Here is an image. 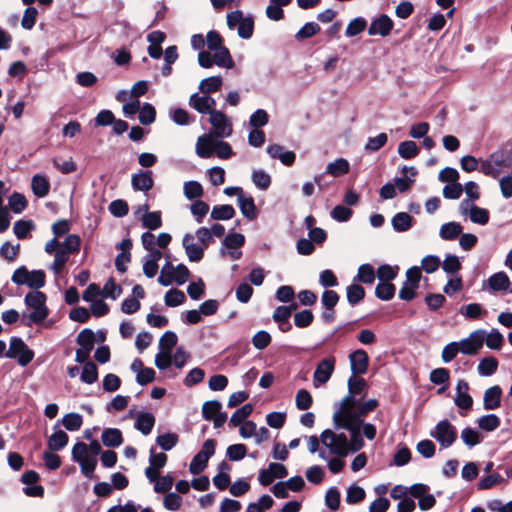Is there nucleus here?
Instances as JSON below:
<instances>
[{"mask_svg":"<svg viewBox=\"0 0 512 512\" xmlns=\"http://www.w3.org/2000/svg\"><path fill=\"white\" fill-rule=\"evenodd\" d=\"M460 313L467 319H477L486 315L487 311L478 303H470L461 307Z\"/></svg>","mask_w":512,"mask_h":512,"instance_id":"41","label":"nucleus"},{"mask_svg":"<svg viewBox=\"0 0 512 512\" xmlns=\"http://www.w3.org/2000/svg\"><path fill=\"white\" fill-rule=\"evenodd\" d=\"M169 270L172 272L175 283L178 285H183L190 276V272L184 264H179L177 266L170 264Z\"/></svg>","mask_w":512,"mask_h":512,"instance_id":"56","label":"nucleus"},{"mask_svg":"<svg viewBox=\"0 0 512 512\" xmlns=\"http://www.w3.org/2000/svg\"><path fill=\"white\" fill-rule=\"evenodd\" d=\"M430 436L434 438L442 448L446 449L454 444L457 439L456 427L448 420L439 421L434 429L430 431Z\"/></svg>","mask_w":512,"mask_h":512,"instance_id":"8","label":"nucleus"},{"mask_svg":"<svg viewBox=\"0 0 512 512\" xmlns=\"http://www.w3.org/2000/svg\"><path fill=\"white\" fill-rule=\"evenodd\" d=\"M252 411L253 405L245 404L232 414L229 424L233 427L239 426L240 424L245 422V419L251 415Z\"/></svg>","mask_w":512,"mask_h":512,"instance_id":"40","label":"nucleus"},{"mask_svg":"<svg viewBox=\"0 0 512 512\" xmlns=\"http://www.w3.org/2000/svg\"><path fill=\"white\" fill-rule=\"evenodd\" d=\"M101 291L103 297L115 300L120 296L122 289L115 283L113 278H109Z\"/></svg>","mask_w":512,"mask_h":512,"instance_id":"61","label":"nucleus"},{"mask_svg":"<svg viewBox=\"0 0 512 512\" xmlns=\"http://www.w3.org/2000/svg\"><path fill=\"white\" fill-rule=\"evenodd\" d=\"M101 440L106 447H119L122 442V433L117 428H106L103 430Z\"/></svg>","mask_w":512,"mask_h":512,"instance_id":"26","label":"nucleus"},{"mask_svg":"<svg viewBox=\"0 0 512 512\" xmlns=\"http://www.w3.org/2000/svg\"><path fill=\"white\" fill-rule=\"evenodd\" d=\"M459 212L462 216L468 217L472 223L478 225H486L490 218L487 209L478 207L469 200H463L459 204Z\"/></svg>","mask_w":512,"mask_h":512,"instance_id":"9","label":"nucleus"},{"mask_svg":"<svg viewBox=\"0 0 512 512\" xmlns=\"http://www.w3.org/2000/svg\"><path fill=\"white\" fill-rule=\"evenodd\" d=\"M9 206L14 213H21L27 206V200L24 195L20 193H13L9 197Z\"/></svg>","mask_w":512,"mask_h":512,"instance_id":"64","label":"nucleus"},{"mask_svg":"<svg viewBox=\"0 0 512 512\" xmlns=\"http://www.w3.org/2000/svg\"><path fill=\"white\" fill-rule=\"evenodd\" d=\"M182 244L190 261L199 262L203 258L205 248L202 245H197L195 243L194 235H184Z\"/></svg>","mask_w":512,"mask_h":512,"instance_id":"17","label":"nucleus"},{"mask_svg":"<svg viewBox=\"0 0 512 512\" xmlns=\"http://www.w3.org/2000/svg\"><path fill=\"white\" fill-rule=\"evenodd\" d=\"M393 28V21L385 14L375 19L369 26V35L387 36Z\"/></svg>","mask_w":512,"mask_h":512,"instance_id":"19","label":"nucleus"},{"mask_svg":"<svg viewBox=\"0 0 512 512\" xmlns=\"http://www.w3.org/2000/svg\"><path fill=\"white\" fill-rule=\"evenodd\" d=\"M489 287L494 291H509L512 293V283L504 272H498L493 274L488 279Z\"/></svg>","mask_w":512,"mask_h":512,"instance_id":"23","label":"nucleus"},{"mask_svg":"<svg viewBox=\"0 0 512 512\" xmlns=\"http://www.w3.org/2000/svg\"><path fill=\"white\" fill-rule=\"evenodd\" d=\"M20 251V244L13 245L10 242H4L0 247V256L9 262H13Z\"/></svg>","mask_w":512,"mask_h":512,"instance_id":"54","label":"nucleus"},{"mask_svg":"<svg viewBox=\"0 0 512 512\" xmlns=\"http://www.w3.org/2000/svg\"><path fill=\"white\" fill-rule=\"evenodd\" d=\"M31 188L35 196L44 198L49 193L50 182L47 177L37 174L31 180Z\"/></svg>","mask_w":512,"mask_h":512,"instance_id":"25","label":"nucleus"},{"mask_svg":"<svg viewBox=\"0 0 512 512\" xmlns=\"http://www.w3.org/2000/svg\"><path fill=\"white\" fill-rule=\"evenodd\" d=\"M351 371L353 375L365 374L368 368V355L362 350L358 349L349 356Z\"/></svg>","mask_w":512,"mask_h":512,"instance_id":"18","label":"nucleus"},{"mask_svg":"<svg viewBox=\"0 0 512 512\" xmlns=\"http://www.w3.org/2000/svg\"><path fill=\"white\" fill-rule=\"evenodd\" d=\"M185 299L184 292L178 289H170L164 296V302L169 307H177L183 304Z\"/></svg>","mask_w":512,"mask_h":512,"instance_id":"45","label":"nucleus"},{"mask_svg":"<svg viewBox=\"0 0 512 512\" xmlns=\"http://www.w3.org/2000/svg\"><path fill=\"white\" fill-rule=\"evenodd\" d=\"M183 192L187 199L193 200L203 195V187L198 181H187L183 185Z\"/></svg>","mask_w":512,"mask_h":512,"instance_id":"43","label":"nucleus"},{"mask_svg":"<svg viewBox=\"0 0 512 512\" xmlns=\"http://www.w3.org/2000/svg\"><path fill=\"white\" fill-rule=\"evenodd\" d=\"M244 241H245V238L240 233H232V234L227 235L223 242L224 248H222L220 250L221 254L222 255L226 254L225 249H234V248L241 247L244 244Z\"/></svg>","mask_w":512,"mask_h":512,"instance_id":"51","label":"nucleus"},{"mask_svg":"<svg viewBox=\"0 0 512 512\" xmlns=\"http://www.w3.org/2000/svg\"><path fill=\"white\" fill-rule=\"evenodd\" d=\"M163 498V506L166 510L176 511L179 510L182 505V498L179 494L174 492L165 493Z\"/></svg>","mask_w":512,"mask_h":512,"instance_id":"60","label":"nucleus"},{"mask_svg":"<svg viewBox=\"0 0 512 512\" xmlns=\"http://www.w3.org/2000/svg\"><path fill=\"white\" fill-rule=\"evenodd\" d=\"M484 341L488 348L499 350L504 343V337L497 329H492L489 333L485 332Z\"/></svg>","mask_w":512,"mask_h":512,"instance_id":"46","label":"nucleus"},{"mask_svg":"<svg viewBox=\"0 0 512 512\" xmlns=\"http://www.w3.org/2000/svg\"><path fill=\"white\" fill-rule=\"evenodd\" d=\"M5 357L16 359L22 367L27 366L34 358V352L19 337L10 339L9 348L5 353Z\"/></svg>","mask_w":512,"mask_h":512,"instance_id":"7","label":"nucleus"},{"mask_svg":"<svg viewBox=\"0 0 512 512\" xmlns=\"http://www.w3.org/2000/svg\"><path fill=\"white\" fill-rule=\"evenodd\" d=\"M462 230L463 227L460 223L451 221L441 225L439 236L442 240L453 241L461 235Z\"/></svg>","mask_w":512,"mask_h":512,"instance_id":"24","label":"nucleus"},{"mask_svg":"<svg viewBox=\"0 0 512 512\" xmlns=\"http://www.w3.org/2000/svg\"><path fill=\"white\" fill-rule=\"evenodd\" d=\"M12 281L17 285H27L38 290L45 284V273L42 270L28 271L25 266H21L14 271Z\"/></svg>","mask_w":512,"mask_h":512,"instance_id":"6","label":"nucleus"},{"mask_svg":"<svg viewBox=\"0 0 512 512\" xmlns=\"http://www.w3.org/2000/svg\"><path fill=\"white\" fill-rule=\"evenodd\" d=\"M502 390L498 385L488 388L484 392L483 406L486 410H494L500 406Z\"/></svg>","mask_w":512,"mask_h":512,"instance_id":"21","label":"nucleus"},{"mask_svg":"<svg viewBox=\"0 0 512 512\" xmlns=\"http://www.w3.org/2000/svg\"><path fill=\"white\" fill-rule=\"evenodd\" d=\"M235 215V209L233 206L225 204V205H216L211 210V218L213 220H229L233 218Z\"/></svg>","mask_w":512,"mask_h":512,"instance_id":"36","label":"nucleus"},{"mask_svg":"<svg viewBox=\"0 0 512 512\" xmlns=\"http://www.w3.org/2000/svg\"><path fill=\"white\" fill-rule=\"evenodd\" d=\"M413 218L407 212H399L392 218L391 224L395 231L405 232L412 226Z\"/></svg>","mask_w":512,"mask_h":512,"instance_id":"29","label":"nucleus"},{"mask_svg":"<svg viewBox=\"0 0 512 512\" xmlns=\"http://www.w3.org/2000/svg\"><path fill=\"white\" fill-rule=\"evenodd\" d=\"M221 76H211L203 79L199 84V90L203 94H210L218 91L222 86Z\"/></svg>","mask_w":512,"mask_h":512,"instance_id":"34","label":"nucleus"},{"mask_svg":"<svg viewBox=\"0 0 512 512\" xmlns=\"http://www.w3.org/2000/svg\"><path fill=\"white\" fill-rule=\"evenodd\" d=\"M162 252L147 253L142 260L143 273L148 278H153L158 272V262L162 258Z\"/></svg>","mask_w":512,"mask_h":512,"instance_id":"20","label":"nucleus"},{"mask_svg":"<svg viewBox=\"0 0 512 512\" xmlns=\"http://www.w3.org/2000/svg\"><path fill=\"white\" fill-rule=\"evenodd\" d=\"M222 404L217 401H206L202 406L203 418L207 421H211L214 416L221 412Z\"/></svg>","mask_w":512,"mask_h":512,"instance_id":"52","label":"nucleus"},{"mask_svg":"<svg viewBox=\"0 0 512 512\" xmlns=\"http://www.w3.org/2000/svg\"><path fill=\"white\" fill-rule=\"evenodd\" d=\"M34 229L32 221L18 220L14 223L13 232L18 239H24Z\"/></svg>","mask_w":512,"mask_h":512,"instance_id":"59","label":"nucleus"},{"mask_svg":"<svg viewBox=\"0 0 512 512\" xmlns=\"http://www.w3.org/2000/svg\"><path fill=\"white\" fill-rule=\"evenodd\" d=\"M511 164V157L506 152L497 151L481 163L480 171L486 176L496 178L504 168L510 167Z\"/></svg>","mask_w":512,"mask_h":512,"instance_id":"5","label":"nucleus"},{"mask_svg":"<svg viewBox=\"0 0 512 512\" xmlns=\"http://www.w3.org/2000/svg\"><path fill=\"white\" fill-rule=\"evenodd\" d=\"M143 228L148 230H156L162 226V215L160 211H152L151 213H143L140 217Z\"/></svg>","mask_w":512,"mask_h":512,"instance_id":"28","label":"nucleus"},{"mask_svg":"<svg viewBox=\"0 0 512 512\" xmlns=\"http://www.w3.org/2000/svg\"><path fill=\"white\" fill-rule=\"evenodd\" d=\"M477 424L480 429L492 432L499 427L500 418L495 414L484 415L477 419Z\"/></svg>","mask_w":512,"mask_h":512,"instance_id":"39","label":"nucleus"},{"mask_svg":"<svg viewBox=\"0 0 512 512\" xmlns=\"http://www.w3.org/2000/svg\"><path fill=\"white\" fill-rule=\"evenodd\" d=\"M469 385L465 380H459L456 385L455 405L460 410L468 411L473 405V399L468 393Z\"/></svg>","mask_w":512,"mask_h":512,"instance_id":"16","label":"nucleus"},{"mask_svg":"<svg viewBox=\"0 0 512 512\" xmlns=\"http://www.w3.org/2000/svg\"><path fill=\"white\" fill-rule=\"evenodd\" d=\"M62 424L68 431H78L83 424V418L78 413H68L62 418Z\"/></svg>","mask_w":512,"mask_h":512,"instance_id":"42","label":"nucleus"},{"mask_svg":"<svg viewBox=\"0 0 512 512\" xmlns=\"http://www.w3.org/2000/svg\"><path fill=\"white\" fill-rule=\"evenodd\" d=\"M81 245V239L76 234L68 235L63 243H60L59 249L63 250L67 254L76 253L79 251Z\"/></svg>","mask_w":512,"mask_h":512,"instance_id":"47","label":"nucleus"},{"mask_svg":"<svg viewBox=\"0 0 512 512\" xmlns=\"http://www.w3.org/2000/svg\"><path fill=\"white\" fill-rule=\"evenodd\" d=\"M80 378L81 381L86 384H92L96 382L98 379V371L96 365L93 362L85 363Z\"/></svg>","mask_w":512,"mask_h":512,"instance_id":"53","label":"nucleus"},{"mask_svg":"<svg viewBox=\"0 0 512 512\" xmlns=\"http://www.w3.org/2000/svg\"><path fill=\"white\" fill-rule=\"evenodd\" d=\"M174 483V478L170 474L160 476V478L154 484V491L156 493L165 494L170 492Z\"/></svg>","mask_w":512,"mask_h":512,"instance_id":"62","label":"nucleus"},{"mask_svg":"<svg viewBox=\"0 0 512 512\" xmlns=\"http://www.w3.org/2000/svg\"><path fill=\"white\" fill-rule=\"evenodd\" d=\"M156 110L150 103H144L139 109V121L143 125H150L155 121Z\"/></svg>","mask_w":512,"mask_h":512,"instance_id":"50","label":"nucleus"},{"mask_svg":"<svg viewBox=\"0 0 512 512\" xmlns=\"http://www.w3.org/2000/svg\"><path fill=\"white\" fill-rule=\"evenodd\" d=\"M189 105L202 114H211L215 111L216 101L208 94L200 96L198 93H194L189 98Z\"/></svg>","mask_w":512,"mask_h":512,"instance_id":"15","label":"nucleus"},{"mask_svg":"<svg viewBox=\"0 0 512 512\" xmlns=\"http://www.w3.org/2000/svg\"><path fill=\"white\" fill-rule=\"evenodd\" d=\"M460 437L468 447H474L482 441V436L476 429L466 427L461 431Z\"/></svg>","mask_w":512,"mask_h":512,"instance_id":"38","label":"nucleus"},{"mask_svg":"<svg viewBox=\"0 0 512 512\" xmlns=\"http://www.w3.org/2000/svg\"><path fill=\"white\" fill-rule=\"evenodd\" d=\"M335 369V358L333 356L321 360L313 374V386L315 388L329 381Z\"/></svg>","mask_w":512,"mask_h":512,"instance_id":"13","label":"nucleus"},{"mask_svg":"<svg viewBox=\"0 0 512 512\" xmlns=\"http://www.w3.org/2000/svg\"><path fill=\"white\" fill-rule=\"evenodd\" d=\"M354 280L364 284H372L375 280L374 268L370 264H362L358 268V273Z\"/></svg>","mask_w":512,"mask_h":512,"instance_id":"44","label":"nucleus"},{"mask_svg":"<svg viewBox=\"0 0 512 512\" xmlns=\"http://www.w3.org/2000/svg\"><path fill=\"white\" fill-rule=\"evenodd\" d=\"M213 51V61L217 66L228 69L234 67V61L230 55L229 50L226 47L223 46Z\"/></svg>","mask_w":512,"mask_h":512,"instance_id":"30","label":"nucleus"},{"mask_svg":"<svg viewBox=\"0 0 512 512\" xmlns=\"http://www.w3.org/2000/svg\"><path fill=\"white\" fill-rule=\"evenodd\" d=\"M366 388V381L363 378L352 375L348 380V394L335 405L336 409H344V418H351V412H349V406L354 405L359 398L364 396V390Z\"/></svg>","mask_w":512,"mask_h":512,"instance_id":"4","label":"nucleus"},{"mask_svg":"<svg viewBox=\"0 0 512 512\" xmlns=\"http://www.w3.org/2000/svg\"><path fill=\"white\" fill-rule=\"evenodd\" d=\"M349 169V162L344 158H339L327 165L326 173L332 175L333 177H338L348 173Z\"/></svg>","mask_w":512,"mask_h":512,"instance_id":"32","label":"nucleus"},{"mask_svg":"<svg viewBox=\"0 0 512 512\" xmlns=\"http://www.w3.org/2000/svg\"><path fill=\"white\" fill-rule=\"evenodd\" d=\"M252 181L257 188L266 190L271 184V177L263 170H254L252 172Z\"/></svg>","mask_w":512,"mask_h":512,"instance_id":"58","label":"nucleus"},{"mask_svg":"<svg viewBox=\"0 0 512 512\" xmlns=\"http://www.w3.org/2000/svg\"><path fill=\"white\" fill-rule=\"evenodd\" d=\"M132 186L134 187V189L140 191L150 190L153 186L152 172L146 171L133 175Z\"/></svg>","mask_w":512,"mask_h":512,"instance_id":"27","label":"nucleus"},{"mask_svg":"<svg viewBox=\"0 0 512 512\" xmlns=\"http://www.w3.org/2000/svg\"><path fill=\"white\" fill-rule=\"evenodd\" d=\"M68 443V435L62 430H56L48 439V447L51 451H58Z\"/></svg>","mask_w":512,"mask_h":512,"instance_id":"35","label":"nucleus"},{"mask_svg":"<svg viewBox=\"0 0 512 512\" xmlns=\"http://www.w3.org/2000/svg\"><path fill=\"white\" fill-rule=\"evenodd\" d=\"M155 423V418L150 413H140L137 416L135 422V428L142 432L144 435H148Z\"/></svg>","mask_w":512,"mask_h":512,"instance_id":"31","label":"nucleus"},{"mask_svg":"<svg viewBox=\"0 0 512 512\" xmlns=\"http://www.w3.org/2000/svg\"><path fill=\"white\" fill-rule=\"evenodd\" d=\"M313 398L306 389H300L295 396V404L299 410H307L311 407Z\"/></svg>","mask_w":512,"mask_h":512,"instance_id":"57","label":"nucleus"},{"mask_svg":"<svg viewBox=\"0 0 512 512\" xmlns=\"http://www.w3.org/2000/svg\"><path fill=\"white\" fill-rule=\"evenodd\" d=\"M96 341V335L91 329L82 330L77 336L79 348L92 351Z\"/></svg>","mask_w":512,"mask_h":512,"instance_id":"33","label":"nucleus"},{"mask_svg":"<svg viewBox=\"0 0 512 512\" xmlns=\"http://www.w3.org/2000/svg\"><path fill=\"white\" fill-rule=\"evenodd\" d=\"M238 206L244 217L253 220L257 216V209L253 197L246 194H240L237 198Z\"/></svg>","mask_w":512,"mask_h":512,"instance_id":"22","label":"nucleus"},{"mask_svg":"<svg viewBox=\"0 0 512 512\" xmlns=\"http://www.w3.org/2000/svg\"><path fill=\"white\" fill-rule=\"evenodd\" d=\"M485 339V330L478 329L469 334L467 338L462 339L458 344L460 345V352L466 355H475L482 348Z\"/></svg>","mask_w":512,"mask_h":512,"instance_id":"12","label":"nucleus"},{"mask_svg":"<svg viewBox=\"0 0 512 512\" xmlns=\"http://www.w3.org/2000/svg\"><path fill=\"white\" fill-rule=\"evenodd\" d=\"M346 295L348 302L354 306L364 298L365 291L362 286L354 283L347 287Z\"/></svg>","mask_w":512,"mask_h":512,"instance_id":"48","label":"nucleus"},{"mask_svg":"<svg viewBox=\"0 0 512 512\" xmlns=\"http://www.w3.org/2000/svg\"><path fill=\"white\" fill-rule=\"evenodd\" d=\"M378 406L376 399H370L359 404L358 401L354 405L349 406L351 418H344V409H336L333 413V422L335 427L344 429H357L364 437L372 441L376 437V427L371 423H364L363 418Z\"/></svg>","mask_w":512,"mask_h":512,"instance_id":"1","label":"nucleus"},{"mask_svg":"<svg viewBox=\"0 0 512 512\" xmlns=\"http://www.w3.org/2000/svg\"><path fill=\"white\" fill-rule=\"evenodd\" d=\"M346 430L350 432V440H348L345 433H336L330 429H326L321 433V443L331 454L345 457L350 452H357L364 447V440L359 430Z\"/></svg>","mask_w":512,"mask_h":512,"instance_id":"2","label":"nucleus"},{"mask_svg":"<svg viewBox=\"0 0 512 512\" xmlns=\"http://www.w3.org/2000/svg\"><path fill=\"white\" fill-rule=\"evenodd\" d=\"M376 296L384 301H388L394 297L395 287L390 282H381L375 288Z\"/></svg>","mask_w":512,"mask_h":512,"instance_id":"55","label":"nucleus"},{"mask_svg":"<svg viewBox=\"0 0 512 512\" xmlns=\"http://www.w3.org/2000/svg\"><path fill=\"white\" fill-rule=\"evenodd\" d=\"M209 122L213 128L210 132L218 138H227L232 134V124L227 116L218 110L211 112Z\"/></svg>","mask_w":512,"mask_h":512,"instance_id":"11","label":"nucleus"},{"mask_svg":"<svg viewBox=\"0 0 512 512\" xmlns=\"http://www.w3.org/2000/svg\"><path fill=\"white\" fill-rule=\"evenodd\" d=\"M218 137L212 133L199 136L195 145V152L200 158H210L215 153Z\"/></svg>","mask_w":512,"mask_h":512,"instance_id":"14","label":"nucleus"},{"mask_svg":"<svg viewBox=\"0 0 512 512\" xmlns=\"http://www.w3.org/2000/svg\"><path fill=\"white\" fill-rule=\"evenodd\" d=\"M397 151L402 158L411 159L418 155L419 148L413 141H404L399 144Z\"/></svg>","mask_w":512,"mask_h":512,"instance_id":"49","label":"nucleus"},{"mask_svg":"<svg viewBox=\"0 0 512 512\" xmlns=\"http://www.w3.org/2000/svg\"><path fill=\"white\" fill-rule=\"evenodd\" d=\"M24 302L26 306L31 309L27 315V326L32 324L42 323L49 314V309L46 306V296L43 292L35 290L26 294Z\"/></svg>","mask_w":512,"mask_h":512,"instance_id":"3","label":"nucleus"},{"mask_svg":"<svg viewBox=\"0 0 512 512\" xmlns=\"http://www.w3.org/2000/svg\"><path fill=\"white\" fill-rule=\"evenodd\" d=\"M498 361L496 358L489 356L480 360L477 370L481 376H490L496 372Z\"/></svg>","mask_w":512,"mask_h":512,"instance_id":"37","label":"nucleus"},{"mask_svg":"<svg viewBox=\"0 0 512 512\" xmlns=\"http://www.w3.org/2000/svg\"><path fill=\"white\" fill-rule=\"evenodd\" d=\"M215 452V442L208 439L204 442L202 449L193 457L189 465V470L192 474H199L207 466L209 458Z\"/></svg>","mask_w":512,"mask_h":512,"instance_id":"10","label":"nucleus"},{"mask_svg":"<svg viewBox=\"0 0 512 512\" xmlns=\"http://www.w3.org/2000/svg\"><path fill=\"white\" fill-rule=\"evenodd\" d=\"M365 498V490L358 485H351L347 489L346 502L349 504H355L362 501Z\"/></svg>","mask_w":512,"mask_h":512,"instance_id":"63","label":"nucleus"}]
</instances>
